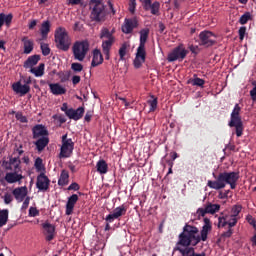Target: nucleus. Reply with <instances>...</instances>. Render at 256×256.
<instances>
[{"mask_svg":"<svg viewBox=\"0 0 256 256\" xmlns=\"http://www.w3.org/2000/svg\"><path fill=\"white\" fill-rule=\"evenodd\" d=\"M69 172L67 170H62L61 174H60V178H58V186L64 187L67 186L69 184Z\"/></svg>","mask_w":256,"mask_h":256,"instance_id":"c756f323","label":"nucleus"},{"mask_svg":"<svg viewBox=\"0 0 256 256\" xmlns=\"http://www.w3.org/2000/svg\"><path fill=\"white\" fill-rule=\"evenodd\" d=\"M89 51V43L87 40L76 41L73 45V56L75 60L84 61Z\"/></svg>","mask_w":256,"mask_h":256,"instance_id":"6e6552de","label":"nucleus"},{"mask_svg":"<svg viewBox=\"0 0 256 256\" xmlns=\"http://www.w3.org/2000/svg\"><path fill=\"white\" fill-rule=\"evenodd\" d=\"M249 20H251V14L249 12H246L244 15L240 16L239 23L241 25H244L248 23Z\"/></svg>","mask_w":256,"mask_h":256,"instance_id":"79ce46f5","label":"nucleus"},{"mask_svg":"<svg viewBox=\"0 0 256 256\" xmlns=\"http://www.w3.org/2000/svg\"><path fill=\"white\" fill-rule=\"evenodd\" d=\"M204 225L199 233L196 226L185 224L182 233L178 235V242L174 251H178L182 256H205V253H197L193 247L199 243L206 242L209 232L213 229L209 218H203Z\"/></svg>","mask_w":256,"mask_h":256,"instance_id":"f257e3e1","label":"nucleus"},{"mask_svg":"<svg viewBox=\"0 0 256 256\" xmlns=\"http://www.w3.org/2000/svg\"><path fill=\"white\" fill-rule=\"evenodd\" d=\"M6 170H21V159L20 156H11L8 162H4Z\"/></svg>","mask_w":256,"mask_h":256,"instance_id":"6ab92c4d","label":"nucleus"},{"mask_svg":"<svg viewBox=\"0 0 256 256\" xmlns=\"http://www.w3.org/2000/svg\"><path fill=\"white\" fill-rule=\"evenodd\" d=\"M43 235L45 237V241L51 242L56 237V227L55 225L49 223L48 221L42 224Z\"/></svg>","mask_w":256,"mask_h":256,"instance_id":"ddd939ff","label":"nucleus"},{"mask_svg":"<svg viewBox=\"0 0 256 256\" xmlns=\"http://www.w3.org/2000/svg\"><path fill=\"white\" fill-rule=\"evenodd\" d=\"M128 45L126 43H123L122 46H120V50H118V55H120V60L124 61L126 56V50Z\"/></svg>","mask_w":256,"mask_h":256,"instance_id":"ea45409f","label":"nucleus"},{"mask_svg":"<svg viewBox=\"0 0 256 256\" xmlns=\"http://www.w3.org/2000/svg\"><path fill=\"white\" fill-rule=\"evenodd\" d=\"M232 235H233V229L228 228L227 231H225L221 234V238H230V237H232Z\"/></svg>","mask_w":256,"mask_h":256,"instance_id":"864d4df0","label":"nucleus"},{"mask_svg":"<svg viewBox=\"0 0 256 256\" xmlns=\"http://www.w3.org/2000/svg\"><path fill=\"white\" fill-rule=\"evenodd\" d=\"M70 110V108L68 107V103H63L62 107H61V111L64 113H67Z\"/></svg>","mask_w":256,"mask_h":256,"instance_id":"69168bd1","label":"nucleus"},{"mask_svg":"<svg viewBox=\"0 0 256 256\" xmlns=\"http://www.w3.org/2000/svg\"><path fill=\"white\" fill-rule=\"evenodd\" d=\"M74 141L72 139H68V134H64L62 136V146L61 152L59 154L60 159H68L72 156L74 150Z\"/></svg>","mask_w":256,"mask_h":256,"instance_id":"1a4fd4ad","label":"nucleus"},{"mask_svg":"<svg viewBox=\"0 0 256 256\" xmlns=\"http://www.w3.org/2000/svg\"><path fill=\"white\" fill-rule=\"evenodd\" d=\"M84 113H85V108L82 106L78 107L77 109L74 110L71 120H74V121L81 120L83 118Z\"/></svg>","mask_w":256,"mask_h":256,"instance_id":"f704fd0d","label":"nucleus"},{"mask_svg":"<svg viewBox=\"0 0 256 256\" xmlns=\"http://www.w3.org/2000/svg\"><path fill=\"white\" fill-rule=\"evenodd\" d=\"M68 191H79L80 190V185L77 184L76 182L70 184L67 188Z\"/></svg>","mask_w":256,"mask_h":256,"instance_id":"3c124183","label":"nucleus"},{"mask_svg":"<svg viewBox=\"0 0 256 256\" xmlns=\"http://www.w3.org/2000/svg\"><path fill=\"white\" fill-rule=\"evenodd\" d=\"M226 225H228V222H227V215L219 218L218 227H219V228H221V227L223 228V227H226Z\"/></svg>","mask_w":256,"mask_h":256,"instance_id":"09e8293b","label":"nucleus"},{"mask_svg":"<svg viewBox=\"0 0 256 256\" xmlns=\"http://www.w3.org/2000/svg\"><path fill=\"white\" fill-rule=\"evenodd\" d=\"M50 91L53 95L59 96L67 93V89L62 87L60 84H49Z\"/></svg>","mask_w":256,"mask_h":256,"instance_id":"bb28decb","label":"nucleus"},{"mask_svg":"<svg viewBox=\"0 0 256 256\" xmlns=\"http://www.w3.org/2000/svg\"><path fill=\"white\" fill-rule=\"evenodd\" d=\"M90 20L94 23H103L107 17L105 4L102 0L89 1Z\"/></svg>","mask_w":256,"mask_h":256,"instance_id":"20e7f679","label":"nucleus"},{"mask_svg":"<svg viewBox=\"0 0 256 256\" xmlns=\"http://www.w3.org/2000/svg\"><path fill=\"white\" fill-rule=\"evenodd\" d=\"M240 218L231 217L227 215V225L229 229H232L239 222Z\"/></svg>","mask_w":256,"mask_h":256,"instance_id":"4c0bfd02","label":"nucleus"},{"mask_svg":"<svg viewBox=\"0 0 256 256\" xmlns=\"http://www.w3.org/2000/svg\"><path fill=\"white\" fill-rule=\"evenodd\" d=\"M12 89L16 94H20V96L26 95L29 91H31V87L27 84H21V82H16L12 85Z\"/></svg>","mask_w":256,"mask_h":256,"instance_id":"aec40b11","label":"nucleus"},{"mask_svg":"<svg viewBox=\"0 0 256 256\" xmlns=\"http://www.w3.org/2000/svg\"><path fill=\"white\" fill-rule=\"evenodd\" d=\"M40 48H41V51H42V55H43L44 57L49 56L51 50H50L48 44L42 43L41 46H40Z\"/></svg>","mask_w":256,"mask_h":256,"instance_id":"37998d69","label":"nucleus"},{"mask_svg":"<svg viewBox=\"0 0 256 256\" xmlns=\"http://www.w3.org/2000/svg\"><path fill=\"white\" fill-rule=\"evenodd\" d=\"M55 45L56 48L68 52L71 46V39L66 28L58 27L55 29L54 33Z\"/></svg>","mask_w":256,"mask_h":256,"instance_id":"39448f33","label":"nucleus"},{"mask_svg":"<svg viewBox=\"0 0 256 256\" xmlns=\"http://www.w3.org/2000/svg\"><path fill=\"white\" fill-rule=\"evenodd\" d=\"M37 25V20H32L29 25H28V28L29 30H33Z\"/></svg>","mask_w":256,"mask_h":256,"instance_id":"0e129e2a","label":"nucleus"},{"mask_svg":"<svg viewBox=\"0 0 256 256\" xmlns=\"http://www.w3.org/2000/svg\"><path fill=\"white\" fill-rule=\"evenodd\" d=\"M13 20V15L8 14L6 15L5 13H0V30L3 25H6L7 27H10L11 23Z\"/></svg>","mask_w":256,"mask_h":256,"instance_id":"7c9ffc66","label":"nucleus"},{"mask_svg":"<svg viewBox=\"0 0 256 256\" xmlns=\"http://www.w3.org/2000/svg\"><path fill=\"white\" fill-rule=\"evenodd\" d=\"M238 34H239V40L243 41L245 38V34H246V27L239 28Z\"/></svg>","mask_w":256,"mask_h":256,"instance_id":"8fccbe9b","label":"nucleus"},{"mask_svg":"<svg viewBox=\"0 0 256 256\" xmlns=\"http://www.w3.org/2000/svg\"><path fill=\"white\" fill-rule=\"evenodd\" d=\"M22 148H23L22 144H20L18 148H15L13 152V156L16 155L17 153L18 154L17 157H21L24 154V151L22 150Z\"/></svg>","mask_w":256,"mask_h":256,"instance_id":"603ef678","label":"nucleus"},{"mask_svg":"<svg viewBox=\"0 0 256 256\" xmlns=\"http://www.w3.org/2000/svg\"><path fill=\"white\" fill-rule=\"evenodd\" d=\"M240 113L241 106L239 104H236L234 106L233 112L230 114V122L228 123V126H230V128L235 127V134L237 137H241L244 131L243 121Z\"/></svg>","mask_w":256,"mask_h":256,"instance_id":"423d86ee","label":"nucleus"},{"mask_svg":"<svg viewBox=\"0 0 256 256\" xmlns=\"http://www.w3.org/2000/svg\"><path fill=\"white\" fill-rule=\"evenodd\" d=\"M128 10L131 14H134L136 11V0H129Z\"/></svg>","mask_w":256,"mask_h":256,"instance_id":"49530a36","label":"nucleus"},{"mask_svg":"<svg viewBox=\"0 0 256 256\" xmlns=\"http://www.w3.org/2000/svg\"><path fill=\"white\" fill-rule=\"evenodd\" d=\"M13 172L10 173H6L4 180L9 183V184H14L17 182H21L24 179L23 174H20V172H22V170H11Z\"/></svg>","mask_w":256,"mask_h":256,"instance_id":"f3484780","label":"nucleus"},{"mask_svg":"<svg viewBox=\"0 0 256 256\" xmlns=\"http://www.w3.org/2000/svg\"><path fill=\"white\" fill-rule=\"evenodd\" d=\"M16 119L17 121H19L21 124H26L28 123V119L23 116V113L22 112H17L16 113Z\"/></svg>","mask_w":256,"mask_h":256,"instance_id":"a18cd8bd","label":"nucleus"},{"mask_svg":"<svg viewBox=\"0 0 256 256\" xmlns=\"http://www.w3.org/2000/svg\"><path fill=\"white\" fill-rule=\"evenodd\" d=\"M189 54V50H186L183 44H179L176 48H174L170 53L167 55V61L172 63L174 61H183L185 57Z\"/></svg>","mask_w":256,"mask_h":256,"instance_id":"9b49d317","label":"nucleus"},{"mask_svg":"<svg viewBox=\"0 0 256 256\" xmlns=\"http://www.w3.org/2000/svg\"><path fill=\"white\" fill-rule=\"evenodd\" d=\"M199 39H200V45L204 46V47H211L213 45H216L217 43V37L216 35L211 32V31H201L199 34Z\"/></svg>","mask_w":256,"mask_h":256,"instance_id":"f8f14e48","label":"nucleus"},{"mask_svg":"<svg viewBox=\"0 0 256 256\" xmlns=\"http://www.w3.org/2000/svg\"><path fill=\"white\" fill-rule=\"evenodd\" d=\"M14 198L19 202H23L27 196V188L26 186L17 187L12 192Z\"/></svg>","mask_w":256,"mask_h":256,"instance_id":"4be33fe9","label":"nucleus"},{"mask_svg":"<svg viewBox=\"0 0 256 256\" xmlns=\"http://www.w3.org/2000/svg\"><path fill=\"white\" fill-rule=\"evenodd\" d=\"M9 220V210L0 209V228L7 225Z\"/></svg>","mask_w":256,"mask_h":256,"instance_id":"473e14b6","label":"nucleus"},{"mask_svg":"<svg viewBox=\"0 0 256 256\" xmlns=\"http://www.w3.org/2000/svg\"><path fill=\"white\" fill-rule=\"evenodd\" d=\"M126 212H127V208L124 205L115 208L112 213H110L108 216L105 217L106 224H105L104 231H110L111 230L110 224L115 222V220L120 219V217L125 215Z\"/></svg>","mask_w":256,"mask_h":256,"instance_id":"9d476101","label":"nucleus"},{"mask_svg":"<svg viewBox=\"0 0 256 256\" xmlns=\"http://www.w3.org/2000/svg\"><path fill=\"white\" fill-rule=\"evenodd\" d=\"M206 211L208 212V214L210 215H215L217 212H219L220 210V205L219 204H212V203H208L205 207Z\"/></svg>","mask_w":256,"mask_h":256,"instance_id":"c9c22d12","label":"nucleus"},{"mask_svg":"<svg viewBox=\"0 0 256 256\" xmlns=\"http://www.w3.org/2000/svg\"><path fill=\"white\" fill-rule=\"evenodd\" d=\"M43 137H49V132L47 128L42 125L38 124L32 128V138L33 139H38V138H43Z\"/></svg>","mask_w":256,"mask_h":256,"instance_id":"a211bd4d","label":"nucleus"},{"mask_svg":"<svg viewBox=\"0 0 256 256\" xmlns=\"http://www.w3.org/2000/svg\"><path fill=\"white\" fill-rule=\"evenodd\" d=\"M82 2V0H67V5L68 6H76V5H80Z\"/></svg>","mask_w":256,"mask_h":256,"instance_id":"bf43d9fd","label":"nucleus"},{"mask_svg":"<svg viewBox=\"0 0 256 256\" xmlns=\"http://www.w3.org/2000/svg\"><path fill=\"white\" fill-rule=\"evenodd\" d=\"M34 168H36L38 172L45 171V166L43 165V159L38 157L36 161H34Z\"/></svg>","mask_w":256,"mask_h":256,"instance_id":"58836bf2","label":"nucleus"},{"mask_svg":"<svg viewBox=\"0 0 256 256\" xmlns=\"http://www.w3.org/2000/svg\"><path fill=\"white\" fill-rule=\"evenodd\" d=\"M252 85L254 87L250 90V97H251V100L255 102L256 101V82H253Z\"/></svg>","mask_w":256,"mask_h":256,"instance_id":"de8ad7c7","label":"nucleus"},{"mask_svg":"<svg viewBox=\"0 0 256 256\" xmlns=\"http://www.w3.org/2000/svg\"><path fill=\"white\" fill-rule=\"evenodd\" d=\"M189 50L192 54L198 55L199 53V48L198 46L190 45Z\"/></svg>","mask_w":256,"mask_h":256,"instance_id":"052dcab7","label":"nucleus"},{"mask_svg":"<svg viewBox=\"0 0 256 256\" xmlns=\"http://www.w3.org/2000/svg\"><path fill=\"white\" fill-rule=\"evenodd\" d=\"M187 83L191 84L192 86H197V87L203 88L205 85V80L196 77L195 79H189Z\"/></svg>","mask_w":256,"mask_h":256,"instance_id":"e433bc0d","label":"nucleus"},{"mask_svg":"<svg viewBox=\"0 0 256 256\" xmlns=\"http://www.w3.org/2000/svg\"><path fill=\"white\" fill-rule=\"evenodd\" d=\"M197 214L198 216L205 217V215H207L208 212L206 208H198Z\"/></svg>","mask_w":256,"mask_h":256,"instance_id":"13d9d810","label":"nucleus"},{"mask_svg":"<svg viewBox=\"0 0 256 256\" xmlns=\"http://www.w3.org/2000/svg\"><path fill=\"white\" fill-rule=\"evenodd\" d=\"M49 142V137H40L38 141L34 142V146H36L38 152H43L44 149L48 146Z\"/></svg>","mask_w":256,"mask_h":256,"instance_id":"393cba45","label":"nucleus"},{"mask_svg":"<svg viewBox=\"0 0 256 256\" xmlns=\"http://www.w3.org/2000/svg\"><path fill=\"white\" fill-rule=\"evenodd\" d=\"M103 62H104V57H103V54H101L100 50L98 49L93 50L91 67L96 68L99 65L103 64Z\"/></svg>","mask_w":256,"mask_h":256,"instance_id":"5701e85b","label":"nucleus"},{"mask_svg":"<svg viewBox=\"0 0 256 256\" xmlns=\"http://www.w3.org/2000/svg\"><path fill=\"white\" fill-rule=\"evenodd\" d=\"M32 82H33V78L31 77V76H29V77H27L25 80H24V83H25V85H30V84H32Z\"/></svg>","mask_w":256,"mask_h":256,"instance_id":"774afa93","label":"nucleus"},{"mask_svg":"<svg viewBox=\"0 0 256 256\" xmlns=\"http://www.w3.org/2000/svg\"><path fill=\"white\" fill-rule=\"evenodd\" d=\"M29 72L33 74L36 78L43 77L45 75V64L40 63L38 67L30 68Z\"/></svg>","mask_w":256,"mask_h":256,"instance_id":"a878e982","label":"nucleus"},{"mask_svg":"<svg viewBox=\"0 0 256 256\" xmlns=\"http://www.w3.org/2000/svg\"><path fill=\"white\" fill-rule=\"evenodd\" d=\"M79 201V196L76 194H73L72 196L68 197L67 203H66V215H72L74 211L75 204Z\"/></svg>","mask_w":256,"mask_h":256,"instance_id":"412c9836","label":"nucleus"},{"mask_svg":"<svg viewBox=\"0 0 256 256\" xmlns=\"http://www.w3.org/2000/svg\"><path fill=\"white\" fill-rule=\"evenodd\" d=\"M59 77H60L62 83L67 82L70 79V75L65 72H61Z\"/></svg>","mask_w":256,"mask_h":256,"instance_id":"6e6d98bb","label":"nucleus"},{"mask_svg":"<svg viewBox=\"0 0 256 256\" xmlns=\"http://www.w3.org/2000/svg\"><path fill=\"white\" fill-rule=\"evenodd\" d=\"M148 104L150 105V112H155L157 109V105H158V99L157 98H153L152 100L148 101Z\"/></svg>","mask_w":256,"mask_h":256,"instance_id":"c03bdc74","label":"nucleus"},{"mask_svg":"<svg viewBox=\"0 0 256 256\" xmlns=\"http://www.w3.org/2000/svg\"><path fill=\"white\" fill-rule=\"evenodd\" d=\"M39 215V211L37 208L31 207L29 208V216L36 217Z\"/></svg>","mask_w":256,"mask_h":256,"instance_id":"4d7b16f0","label":"nucleus"},{"mask_svg":"<svg viewBox=\"0 0 256 256\" xmlns=\"http://www.w3.org/2000/svg\"><path fill=\"white\" fill-rule=\"evenodd\" d=\"M74 112H75V109L69 108V110H68L65 114H66V116H67L69 119H72V118H73V115H74Z\"/></svg>","mask_w":256,"mask_h":256,"instance_id":"e2e57ef3","label":"nucleus"},{"mask_svg":"<svg viewBox=\"0 0 256 256\" xmlns=\"http://www.w3.org/2000/svg\"><path fill=\"white\" fill-rule=\"evenodd\" d=\"M138 27V20L136 17L133 18H125L124 25L122 26V32L125 35L132 34L133 30Z\"/></svg>","mask_w":256,"mask_h":256,"instance_id":"2eb2a0df","label":"nucleus"},{"mask_svg":"<svg viewBox=\"0 0 256 256\" xmlns=\"http://www.w3.org/2000/svg\"><path fill=\"white\" fill-rule=\"evenodd\" d=\"M144 11H150L155 16L160 15V3L155 1L151 3V0H140Z\"/></svg>","mask_w":256,"mask_h":256,"instance_id":"4468645a","label":"nucleus"},{"mask_svg":"<svg viewBox=\"0 0 256 256\" xmlns=\"http://www.w3.org/2000/svg\"><path fill=\"white\" fill-rule=\"evenodd\" d=\"M70 69H72L75 73H80L83 71V65L79 62H73Z\"/></svg>","mask_w":256,"mask_h":256,"instance_id":"a19ab883","label":"nucleus"},{"mask_svg":"<svg viewBox=\"0 0 256 256\" xmlns=\"http://www.w3.org/2000/svg\"><path fill=\"white\" fill-rule=\"evenodd\" d=\"M247 220L250 225H253V227L256 226V221L254 220V218H252V216H247Z\"/></svg>","mask_w":256,"mask_h":256,"instance_id":"338daca9","label":"nucleus"},{"mask_svg":"<svg viewBox=\"0 0 256 256\" xmlns=\"http://www.w3.org/2000/svg\"><path fill=\"white\" fill-rule=\"evenodd\" d=\"M101 39H106L102 42V50L106 60L110 59V50L115 43V37L108 28H102L100 33Z\"/></svg>","mask_w":256,"mask_h":256,"instance_id":"0eeeda50","label":"nucleus"},{"mask_svg":"<svg viewBox=\"0 0 256 256\" xmlns=\"http://www.w3.org/2000/svg\"><path fill=\"white\" fill-rule=\"evenodd\" d=\"M49 186H50V179L48 178V176L45 173L39 174L37 176V183H36L37 189L45 193V191L49 190Z\"/></svg>","mask_w":256,"mask_h":256,"instance_id":"dca6fc26","label":"nucleus"},{"mask_svg":"<svg viewBox=\"0 0 256 256\" xmlns=\"http://www.w3.org/2000/svg\"><path fill=\"white\" fill-rule=\"evenodd\" d=\"M50 28H51V24L49 20L42 22L40 33L43 39H47L48 34L50 33Z\"/></svg>","mask_w":256,"mask_h":256,"instance_id":"2f4dec72","label":"nucleus"},{"mask_svg":"<svg viewBox=\"0 0 256 256\" xmlns=\"http://www.w3.org/2000/svg\"><path fill=\"white\" fill-rule=\"evenodd\" d=\"M215 181L209 180L207 185L210 189L219 191L225 189L227 184L230 185V189H236V183L240 179L239 172H222L219 175L213 173Z\"/></svg>","mask_w":256,"mask_h":256,"instance_id":"f03ea898","label":"nucleus"},{"mask_svg":"<svg viewBox=\"0 0 256 256\" xmlns=\"http://www.w3.org/2000/svg\"><path fill=\"white\" fill-rule=\"evenodd\" d=\"M13 201V196L10 193H5L4 195V203L10 204Z\"/></svg>","mask_w":256,"mask_h":256,"instance_id":"5fc2aeb1","label":"nucleus"},{"mask_svg":"<svg viewBox=\"0 0 256 256\" xmlns=\"http://www.w3.org/2000/svg\"><path fill=\"white\" fill-rule=\"evenodd\" d=\"M96 169L100 175H105L109 171L108 163L104 159H101L97 162Z\"/></svg>","mask_w":256,"mask_h":256,"instance_id":"c85d7f7f","label":"nucleus"},{"mask_svg":"<svg viewBox=\"0 0 256 256\" xmlns=\"http://www.w3.org/2000/svg\"><path fill=\"white\" fill-rule=\"evenodd\" d=\"M72 82H73V85L79 84L81 82V76L74 75L73 78H72Z\"/></svg>","mask_w":256,"mask_h":256,"instance_id":"680f3d73","label":"nucleus"},{"mask_svg":"<svg viewBox=\"0 0 256 256\" xmlns=\"http://www.w3.org/2000/svg\"><path fill=\"white\" fill-rule=\"evenodd\" d=\"M242 205H234L232 209H230V217L241 219L240 213L242 212Z\"/></svg>","mask_w":256,"mask_h":256,"instance_id":"72a5a7b5","label":"nucleus"},{"mask_svg":"<svg viewBox=\"0 0 256 256\" xmlns=\"http://www.w3.org/2000/svg\"><path fill=\"white\" fill-rule=\"evenodd\" d=\"M149 33H150L149 28H143L139 32L140 34L139 46L137 48L136 57L134 60L135 69H141L142 65L146 61L147 53H146L145 45L147 43Z\"/></svg>","mask_w":256,"mask_h":256,"instance_id":"7ed1b4c3","label":"nucleus"},{"mask_svg":"<svg viewBox=\"0 0 256 256\" xmlns=\"http://www.w3.org/2000/svg\"><path fill=\"white\" fill-rule=\"evenodd\" d=\"M40 60L39 55L29 56L28 59L24 62V69H32L34 68Z\"/></svg>","mask_w":256,"mask_h":256,"instance_id":"b1692460","label":"nucleus"},{"mask_svg":"<svg viewBox=\"0 0 256 256\" xmlns=\"http://www.w3.org/2000/svg\"><path fill=\"white\" fill-rule=\"evenodd\" d=\"M21 42L24 43V54H31L34 49L33 40H29L28 37H24L21 39Z\"/></svg>","mask_w":256,"mask_h":256,"instance_id":"cd10ccee","label":"nucleus"}]
</instances>
